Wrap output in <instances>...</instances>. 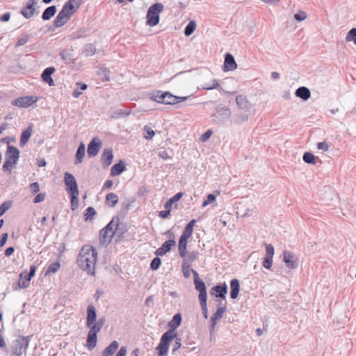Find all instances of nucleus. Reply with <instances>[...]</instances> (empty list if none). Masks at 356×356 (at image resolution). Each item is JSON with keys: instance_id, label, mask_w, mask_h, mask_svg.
Masks as SVG:
<instances>
[{"instance_id": "nucleus-1", "label": "nucleus", "mask_w": 356, "mask_h": 356, "mask_svg": "<svg viewBox=\"0 0 356 356\" xmlns=\"http://www.w3.org/2000/svg\"><path fill=\"white\" fill-rule=\"evenodd\" d=\"M97 258L96 249L91 245H84L77 256L76 263L82 270L94 275Z\"/></svg>"}, {"instance_id": "nucleus-2", "label": "nucleus", "mask_w": 356, "mask_h": 356, "mask_svg": "<svg viewBox=\"0 0 356 356\" xmlns=\"http://www.w3.org/2000/svg\"><path fill=\"white\" fill-rule=\"evenodd\" d=\"M164 6L161 3L152 4L147 10L146 25L154 26L159 23V14L163 10Z\"/></svg>"}, {"instance_id": "nucleus-3", "label": "nucleus", "mask_w": 356, "mask_h": 356, "mask_svg": "<svg viewBox=\"0 0 356 356\" xmlns=\"http://www.w3.org/2000/svg\"><path fill=\"white\" fill-rule=\"evenodd\" d=\"M31 337V335L27 337L23 335L18 336L17 338L13 341L11 345V353L13 355H22L23 353H26Z\"/></svg>"}, {"instance_id": "nucleus-4", "label": "nucleus", "mask_w": 356, "mask_h": 356, "mask_svg": "<svg viewBox=\"0 0 356 356\" xmlns=\"http://www.w3.org/2000/svg\"><path fill=\"white\" fill-rule=\"evenodd\" d=\"M120 221L118 216H114L112 220L99 232V240L102 243H111L114 232L113 226Z\"/></svg>"}, {"instance_id": "nucleus-5", "label": "nucleus", "mask_w": 356, "mask_h": 356, "mask_svg": "<svg viewBox=\"0 0 356 356\" xmlns=\"http://www.w3.org/2000/svg\"><path fill=\"white\" fill-rule=\"evenodd\" d=\"M232 112L228 107H218L211 117L213 122L218 125L225 124L230 118Z\"/></svg>"}, {"instance_id": "nucleus-6", "label": "nucleus", "mask_w": 356, "mask_h": 356, "mask_svg": "<svg viewBox=\"0 0 356 356\" xmlns=\"http://www.w3.org/2000/svg\"><path fill=\"white\" fill-rule=\"evenodd\" d=\"M175 338V335H171L164 332L161 337L160 342L156 348L158 356H166L168 353L170 343Z\"/></svg>"}, {"instance_id": "nucleus-7", "label": "nucleus", "mask_w": 356, "mask_h": 356, "mask_svg": "<svg viewBox=\"0 0 356 356\" xmlns=\"http://www.w3.org/2000/svg\"><path fill=\"white\" fill-rule=\"evenodd\" d=\"M195 289L199 291V300L207 299V287L204 282L200 278L198 273L191 269Z\"/></svg>"}, {"instance_id": "nucleus-8", "label": "nucleus", "mask_w": 356, "mask_h": 356, "mask_svg": "<svg viewBox=\"0 0 356 356\" xmlns=\"http://www.w3.org/2000/svg\"><path fill=\"white\" fill-rule=\"evenodd\" d=\"M89 327L90 330L87 335L86 346L89 350H92L96 346L97 341V333L102 328L95 323Z\"/></svg>"}, {"instance_id": "nucleus-9", "label": "nucleus", "mask_w": 356, "mask_h": 356, "mask_svg": "<svg viewBox=\"0 0 356 356\" xmlns=\"http://www.w3.org/2000/svg\"><path fill=\"white\" fill-rule=\"evenodd\" d=\"M83 0H68L63 6L60 12L70 19L83 3Z\"/></svg>"}, {"instance_id": "nucleus-10", "label": "nucleus", "mask_w": 356, "mask_h": 356, "mask_svg": "<svg viewBox=\"0 0 356 356\" xmlns=\"http://www.w3.org/2000/svg\"><path fill=\"white\" fill-rule=\"evenodd\" d=\"M39 99V97L33 95L20 97L15 99L12 104L19 108H28L36 103Z\"/></svg>"}, {"instance_id": "nucleus-11", "label": "nucleus", "mask_w": 356, "mask_h": 356, "mask_svg": "<svg viewBox=\"0 0 356 356\" xmlns=\"http://www.w3.org/2000/svg\"><path fill=\"white\" fill-rule=\"evenodd\" d=\"M64 182L66 186V191L69 194L79 193L78 185L72 174L66 172L64 175Z\"/></svg>"}, {"instance_id": "nucleus-12", "label": "nucleus", "mask_w": 356, "mask_h": 356, "mask_svg": "<svg viewBox=\"0 0 356 356\" xmlns=\"http://www.w3.org/2000/svg\"><path fill=\"white\" fill-rule=\"evenodd\" d=\"M283 261L288 268L295 269L298 267V260L292 252L284 251L283 253Z\"/></svg>"}, {"instance_id": "nucleus-13", "label": "nucleus", "mask_w": 356, "mask_h": 356, "mask_svg": "<svg viewBox=\"0 0 356 356\" xmlns=\"http://www.w3.org/2000/svg\"><path fill=\"white\" fill-rule=\"evenodd\" d=\"M102 145V143L100 139L98 138H92L88 145L87 152L88 156H95L98 154Z\"/></svg>"}, {"instance_id": "nucleus-14", "label": "nucleus", "mask_w": 356, "mask_h": 356, "mask_svg": "<svg viewBox=\"0 0 356 356\" xmlns=\"http://www.w3.org/2000/svg\"><path fill=\"white\" fill-rule=\"evenodd\" d=\"M37 0H28L26 6L21 9L20 13L26 18L30 19L35 13V6Z\"/></svg>"}, {"instance_id": "nucleus-15", "label": "nucleus", "mask_w": 356, "mask_h": 356, "mask_svg": "<svg viewBox=\"0 0 356 356\" xmlns=\"http://www.w3.org/2000/svg\"><path fill=\"white\" fill-rule=\"evenodd\" d=\"M181 315L180 313L175 314L172 320L168 323V327L169 330H167L165 332L168 334H170L171 335H175V337H177V332L175 330L181 325Z\"/></svg>"}, {"instance_id": "nucleus-16", "label": "nucleus", "mask_w": 356, "mask_h": 356, "mask_svg": "<svg viewBox=\"0 0 356 356\" xmlns=\"http://www.w3.org/2000/svg\"><path fill=\"white\" fill-rule=\"evenodd\" d=\"M210 293L216 298L225 300L227 293V286L225 282L217 284L211 288Z\"/></svg>"}, {"instance_id": "nucleus-17", "label": "nucleus", "mask_w": 356, "mask_h": 356, "mask_svg": "<svg viewBox=\"0 0 356 356\" xmlns=\"http://www.w3.org/2000/svg\"><path fill=\"white\" fill-rule=\"evenodd\" d=\"M163 95H164L163 104H169V105H175L176 104L182 102L191 97V96L178 97V96L173 95L171 92H168V91L164 92Z\"/></svg>"}, {"instance_id": "nucleus-18", "label": "nucleus", "mask_w": 356, "mask_h": 356, "mask_svg": "<svg viewBox=\"0 0 356 356\" xmlns=\"http://www.w3.org/2000/svg\"><path fill=\"white\" fill-rule=\"evenodd\" d=\"M5 156L6 160L16 164L19 158V150L15 146L8 145Z\"/></svg>"}, {"instance_id": "nucleus-19", "label": "nucleus", "mask_w": 356, "mask_h": 356, "mask_svg": "<svg viewBox=\"0 0 356 356\" xmlns=\"http://www.w3.org/2000/svg\"><path fill=\"white\" fill-rule=\"evenodd\" d=\"M191 237V236L184 233H181V235L179 237L178 242V250L181 257H185L187 254V242L188 238Z\"/></svg>"}, {"instance_id": "nucleus-20", "label": "nucleus", "mask_w": 356, "mask_h": 356, "mask_svg": "<svg viewBox=\"0 0 356 356\" xmlns=\"http://www.w3.org/2000/svg\"><path fill=\"white\" fill-rule=\"evenodd\" d=\"M127 229L125 224L120 223V221L115 223V228L114 229V232H112V234L113 237L115 236L116 243L120 242L123 239L124 234H125V232H127Z\"/></svg>"}, {"instance_id": "nucleus-21", "label": "nucleus", "mask_w": 356, "mask_h": 356, "mask_svg": "<svg viewBox=\"0 0 356 356\" xmlns=\"http://www.w3.org/2000/svg\"><path fill=\"white\" fill-rule=\"evenodd\" d=\"M55 71L56 69L54 67H48L45 68L41 74L42 81L47 83L49 86H55L54 81L51 77V75L55 72Z\"/></svg>"}, {"instance_id": "nucleus-22", "label": "nucleus", "mask_w": 356, "mask_h": 356, "mask_svg": "<svg viewBox=\"0 0 356 356\" xmlns=\"http://www.w3.org/2000/svg\"><path fill=\"white\" fill-rule=\"evenodd\" d=\"M237 67V64L234 57L230 53H227L225 56V61L223 64V71H232Z\"/></svg>"}, {"instance_id": "nucleus-23", "label": "nucleus", "mask_w": 356, "mask_h": 356, "mask_svg": "<svg viewBox=\"0 0 356 356\" xmlns=\"http://www.w3.org/2000/svg\"><path fill=\"white\" fill-rule=\"evenodd\" d=\"M176 245L175 240H168L165 241L162 245L155 251L156 256H163L170 252L172 247Z\"/></svg>"}, {"instance_id": "nucleus-24", "label": "nucleus", "mask_w": 356, "mask_h": 356, "mask_svg": "<svg viewBox=\"0 0 356 356\" xmlns=\"http://www.w3.org/2000/svg\"><path fill=\"white\" fill-rule=\"evenodd\" d=\"M96 318L97 313L95 307L92 305H89L87 307V327H90L96 321Z\"/></svg>"}, {"instance_id": "nucleus-25", "label": "nucleus", "mask_w": 356, "mask_h": 356, "mask_svg": "<svg viewBox=\"0 0 356 356\" xmlns=\"http://www.w3.org/2000/svg\"><path fill=\"white\" fill-rule=\"evenodd\" d=\"M230 298L236 299L240 291V282L238 279L234 278L230 281Z\"/></svg>"}, {"instance_id": "nucleus-26", "label": "nucleus", "mask_w": 356, "mask_h": 356, "mask_svg": "<svg viewBox=\"0 0 356 356\" xmlns=\"http://www.w3.org/2000/svg\"><path fill=\"white\" fill-rule=\"evenodd\" d=\"M126 170V164L122 160H120L115 163L111 168V175L118 176L122 174Z\"/></svg>"}, {"instance_id": "nucleus-27", "label": "nucleus", "mask_w": 356, "mask_h": 356, "mask_svg": "<svg viewBox=\"0 0 356 356\" xmlns=\"http://www.w3.org/2000/svg\"><path fill=\"white\" fill-rule=\"evenodd\" d=\"M33 127V124L31 123L29 127L22 132L19 142L21 147L24 146L28 143L32 134Z\"/></svg>"}, {"instance_id": "nucleus-28", "label": "nucleus", "mask_w": 356, "mask_h": 356, "mask_svg": "<svg viewBox=\"0 0 356 356\" xmlns=\"http://www.w3.org/2000/svg\"><path fill=\"white\" fill-rule=\"evenodd\" d=\"M113 159V154L111 149H105L102 155V162L104 167L109 166Z\"/></svg>"}, {"instance_id": "nucleus-29", "label": "nucleus", "mask_w": 356, "mask_h": 356, "mask_svg": "<svg viewBox=\"0 0 356 356\" xmlns=\"http://www.w3.org/2000/svg\"><path fill=\"white\" fill-rule=\"evenodd\" d=\"M295 95L303 101L308 100L311 97V92L309 89L305 86H300L296 89Z\"/></svg>"}, {"instance_id": "nucleus-30", "label": "nucleus", "mask_w": 356, "mask_h": 356, "mask_svg": "<svg viewBox=\"0 0 356 356\" xmlns=\"http://www.w3.org/2000/svg\"><path fill=\"white\" fill-rule=\"evenodd\" d=\"M227 311L226 306H218L216 312L211 317V323L217 324L218 320H220L223 314Z\"/></svg>"}, {"instance_id": "nucleus-31", "label": "nucleus", "mask_w": 356, "mask_h": 356, "mask_svg": "<svg viewBox=\"0 0 356 356\" xmlns=\"http://www.w3.org/2000/svg\"><path fill=\"white\" fill-rule=\"evenodd\" d=\"M119 347V343L117 341H113L102 352V356H112Z\"/></svg>"}, {"instance_id": "nucleus-32", "label": "nucleus", "mask_w": 356, "mask_h": 356, "mask_svg": "<svg viewBox=\"0 0 356 356\" xmlns=\"http://www.w3.org/2000/svg\"><path fill=\"white\" fill-rule=\"evenodd\" d=\"M57 9L56 6H51L47 8L42 15V19L44 21L49 20L56 13Z\"/></svg>"}, {"instance_id": "nucleus-33", "label": "nucleus", "mask_w": 356, "mask_h": 356, "mask_svg": "<svg viewBox=\"0 0 356 356\" xmlns=\"http://www.w3.org/2000/svg\"><path fill=\"white\" fill-rule=\"evenodd\" d=\"M163 91L161 90H154L149 93V97L151 100L156 102L159 104H163L164 102V95Z\"/></svg>"}, {"instance_id": "nucleus-34", "label": "nucleus", "mask_w": 356, "mask_h": 356, "mask_svg": "<svg viewBox=\"0 0 356 356\" xmlns=\"http://www.w3.org/2000/svg\"><path fill=\"white\" fill-rule=\"evenodd\" d=\"M86 153V147L85 145L83 143L79 145L76 152V159L74 163L77 165L82 162L83 157L85 156Z\"/></svg>"}, {"instance_id": "nucleus-35", "label": "nucleus", "mask_w": 356, "mask_h": 356, "mask_svg": "<svg viewBox=\"0 0 356 356\" xmlns=\"http://www.w3.org/2000/svg\"><path fill=\"white\" fill-rule=\"evenodd\" d=\"M68 19L67 16L60 11L54 20V26L56 28L61 27L67 23Z\"/></svg>"}, {"instance_id": "nucleus-36", "label": "nucleus", "mask_w": 356, "mask_h": 356, "mask_svg": "<svg viewBox=\"0 0 356 356\" xmlns=\"http://www.w3.org/2000/svg\"><path fill=\"white\" fill-rule=\"evenodd\" d=\"M118 202V196L114 193H109L106 196V203L109 207H115Z\"/></svg>"}, {"instance_id": "nucleus-37", "label": "nucleus", "mask_w": 356, "mask_h": 356, "mask_svg": "<svg viewBox=\"0 0 356 356\" xmlns=\"http://www.w3.org/2000/svg\"><path fill=\"white\" fill-rule=\"evenodd\" d=\"M236 102L238 106L241 109H248L250 108V102L243 95H238L236 97Z\"/></svg>"}, {"instance_id": "nucleus-38", "label": "nucleus", "mask_w": 356, "mask_h": 356, "mask_svg": "<svg viewBox=\"0 0 356 356\" xmlns=\"http://www.w3.org/2000/svg\"><path fill=\"white\" fill-rule=\"evenodd\" d=\"M317 157L310 152H306L304 153L302 160L305 163L312 165L316 163Z\"/></svg>"}, {"instance_id": "nucleus-39", "label": "nucleus", "mask_w": 356, "mask_h": 356, "mask_svg": "<svg viewBox=\"0 0 356 356\" xmlns=\"http://www.w3.org/2000/svg\"><path fill=\"white\" fill-rule=\"evenodd\" d=\"M131 110L118 109L115 112L112 113L111 117L113 119H119L121 118L127 117L131 114Z\"/></svg>"}, {"instance_id": "nucleus-40", "label": "nucleus", "mask_w": 356, "mask_h": 356, "mask_svg": "<svg viewBox=\"0 0 356 356\" xmlns=\"http://www.w3.org/2000/svg\"><path fill=\"white\" fill-rule=\"evenodd\" d=\"M184 195V193L179 192L176 193L175 195H173L172 197H170L164 204L168 208H172V205L175 204L177 202H178Z\"/></svg>"}, {"instance_id": "nucleus-41", "label": "nucleus", "mask_w": 356, "mask_h": 356, "mask_svg": "<svg viewBox=\"0 0 356 356\" xmlns=\"http://www.w3.org/2000/svg\"><path fill=\"white\" fill-rule=\"evenodd\" d=\"M60 268V263L59 261H55L54 263L50 264L47 268L44 275L47 276L51 273H56L59 268Z\"/></svg>"}, {"instance_id": "nucleus-42", "label": "nucleus", "mask_w": 356, "mask_h": 356, "mask_svg": "<svg viewBox=\"0 0 356 356\" xmlns=\"http://www.w3.org/2000/svg\"><path fill=\"white\" fill-rule=\"evenodd\" d=\"M97 214L95 209L92 207H88L84 211V221L92 220Z\"/></svg>"}, {"instance_id": "nucleus-43", "label": "nucleus", "mask_w": 356, "mask_h": 356, "mask_svg": "<svg viewBox=\"0 0 356 356\" xmlns=\"http://www.w3.org/2000/svg\"><path fill=\"white\" fill-rule=\"evenodd\" d=\"M196 29V22L193 20L190 21L184 29L186 36H190Z\"/></svg>"}, {"instance_id": "nucleus-44", "label": "nucleus", "mask_w": 356, "mask_h": 356, "mask_svg": "<svg viewBox=\"0 0 356 356\" xmlns=\"http://www.w3.org/2000/svg\"><path fill=\"white\" fill-rule=\"evenodd\" d=\"M59 56L65 62V64H70L73 60L71 54L66 49H63L61 51H60Z\"/></svg>"}, {"instance_id": "nucleus-45", "label": "nucleus", "mask_w": 356, "mask_h": 356, "mask_svg": "<svg viewBox=\"0 0 356 356\" xmlns=\"http://www.w3.org/2000/svg\"><path fill=\"white\" fill-rule=\"evenodd\" d=\"M83 53L86 56H91L96 53V48L93 44L88 43L84 47Z\"/></svg>"}, {"instance_id": "nucleus-46", "label": "nucleus", "mask_w": 356, "mask_h": 356, "mask_svg": "<svg viewBox=\"0 0 356 356\" xmlns=\"http://www.w3.org/2000/svg\"><path fill=\"white\" fill-rule=\"evenodd\" d=\"M196 222V220L193 219L191 221L188 222V224L184 227L182 233L186 234L189 236H192L193 232V227Z\"/></svg>"}, {"instance_id": "nucleus-47", "label": "nucleus", "mask_w": 356, "mask_h": 356, "mask_svg": "<svg viewBox=\"0 0 356 356\" xmlns=\"http://www.w3.org/2000/svg\"><path fill=\"white\" fill-rule=\"evenodd\" d=\"M70 195L71 199V209L74 211L78 208L79 206V193H76L75 194L70 193Z\"/></svg>"}, {"instance_id": "nucleus-48", "label": "nucleus", "mask_w": 356, "mask_h": 356, "mask_svg": "<svg viewBox=\"0 0 356 356\" xmlns=\"http://www.w3.org/2000/svg\"><path fill=\"white\" fill-rule=\"evenodd\" d=\"M347 42L353 41L356 45V28H352L347 33L346 37Z\"/></svg>"}, {"instance_id": "nucleus-49", "label": "nucleus", "mask_w": 356, "mask_h": 356, "mask_svg": "<svg viewBox=\"0 0 356 356\" xmlns=\"http://www.w3.org/2000/svg\"><path fill=\"white\" fill-rule=\"evenodd\" d=\"M13 202L10 200L5 201L0 206V217L2 216L12 206Z\"/></svg>"}, {"instance_id": "nucleus-50", "label": "nucleus", "mask_w": 356, "mask_h": 356, "mask_svg": "<svg viewBox=\"0 0 356 356\" xmlns=\"http://www.w3.org/2000/svg\"><path fill=\"white\" fill-rule=\"evenodd\" d=\"M181 268L184 276L186 278L189 277L191 275V269H190V264H188L185 260H183L181 264Z\"/></svg>"}, {"instance_id": "nucleus-51", "label": "nucleus", "mask_w": 356, "mask_h": 356, "mask_svg": "<svg viewBox=\"0 0 356 356\" xmlns=\"http://www.w3.org/2000/svg\"><path fill=\"white\" fill-rule=\"evenodd\" d=\"M161 264V259L159 257V256L154 257L152 261H151V263H150V268L152 270H156L157 269H159V268L160 267Z\"/></svg>"}, {"instance_id": "nucleus-52", "label": "nucleus", "mask_w": 356, "mask_h": 356, "mask_svg": "<svg viewBox=\"0 0 356 356\" xmlns=\"http://www.w3.org/2000/svg\"><path fill=\"white\" fill-rule=\"evenodd\" d=\"M218 81L217 79H213L212 81H211V83H204L203 86H202V88L204 90H213V89H215V88H218Z\"/></svg>"}, {"instance_id": "nucleus-53", "label": "nucleus", "mask_w": 356, "mask_h": 356, "mask_svg": "<svg viewBox=\"0 0 356 356\" xmlns=\"http://www.w3.org/2000/svg\"><path fill=\"white\" fill-rule=\"evenodd\" d=\"M200 300V304L201 309L202 311L203 316L205 318H208V308H207V299H202V300Z\"/></svg>"}, {"instance_id": "nucleus-54", "label": "nucleus", "mask_w": 356, "mask_h": 356, "mask_svg": "<svg viewBox=\"0 0 356 356\" xmlns=\"http://www.w3.org/2000/svg\"><path fill=\"white\" fill-rule=\"evenodd\" d=\"M144 131H145L146 134L144 136V137L147 139V140H149V139H152L154 135H155V132L154 130H152L149 126L147 125H145L144 127Z\"/></svg>"}, {"instance_id": "nucleus-55", "label": "nucleus", "mask_w": 356, "mask_h": 356, "mask_svg": "<svg viewBox=\"0 0 356 356\" xmlns=\"http://www.w3.org/2000/svg\"><path fill=\"white\" fill-rule=\"evenodd\" d=\"M216 195H214L213 193L209 194L207 196L206 200H204V201L203 202L202 207H205L207 205H209V204L213 202L216 200Z\"/></svg>"}, {"instance_id": "nucleus-56", "label": "nucleus", "mask_w": 356, "mask_h": 356, "mask_svg": "<svg viewBox=\"0 0 356 356\" xmlns=\"http://www.w3.org/2000/svg\"><path fill=\"white\" fill-rule=\"evenodd\" d=\"M30 35L26 34L21 38L17 39L16 47H20L24 45L29 41Z\"/></svg>"}, {"instance_id": "nucleus-57", "label": "nucleus", "mask_w": 356, "mask_h": 356, "mask_svg": "<svg viewBox=\"0 0 356 356\" xmlns=\"http://www.w3.org/2000/svg\"><path fill=\"white\" fill-rule=\"evenodd\" d=\"M164 209H165V210L159 211V215H158L159 218H163V219L167 218L170 216L171 210H172V209L168 208L165 204H164Z\"/></svg>"}, {"instance_id": "nucleus-58", "label": "nucleus", "mask_w": 356, "mask_h": 356, "mask_svg": "<svg viewBox=\"0 0 356 356\" xmlns=\"http://www.w3.org/2000/svg\"><path fill=\"white\" fill-rule=\"evenodd\" d=\"M13 165H15V164L13 163L11 161L6 159V161H4V163L3 164L2 170L4 172H8L9 174H10L12 172V166Z\"/></svg>"}, {"instance_id": "nucleus-59", "label": "nucleus", "mask_w": 356, "mask_h": 356, "mask_svg": "<svg viewBox=\"0 0 356 356\" xmlns=\"http://www.w3.org/2000/svg\"><path fill=\"white\" fill-rule=\"evenodd\" d=\"M266 246V256L268 257H273L274 247L272 244H265Z\"/></svg>"}, {"instance_id": "nucleus-60", "label": "nucleus", "mask_w": 356, "mask_h": 356, "mask_svg": "<svg viewBox=\"0 0 356 356\" xmlns=\"http://www.w3.org/2000/svg\"><path fill=\"white\" fill-rule=\"evenodd\" d=\"M175 341L172 346V352L174 354L177 350H179L181 346V339L180 337H178L177 336L175 338Z\"/></svg>"}, {"instance_id": "nucleus-61", "label": "nucleus", "mask_w": 356, "mask_h": 356, "mask_svg": "<svg viewBox=\"0 0 356 356\" xmlns=\"http://www.w3.org/2000/svg\"><path fill=\"white\" fill-rule=\"evenodd\" d=\"M273 258L265 256L263 261V266L266 269H270L272 266L273 264Z\"/></svg>"}, {"instance_id": "nucleus-62", "label": "nucleus", "mask_w": 356, "mask_h": 356, "mask_svg": "<svg viewBox=\"0 0 356 356\" xmlns=\"http://www.w3.org/2000/svg\"><path fill=\"white\" fill-rule=\"evenodd\" d=\"M307 13L304 11H299L294 15V18L298 22H301L307 18Z\"/></svg>"}, {"instance_id": "nucleus-63", "label": "nucleus", "mask_w": 356, "mask_h": 356, "mask_svg": "<svg viewBox=\"0 0 356 356\" xmlns=\"http://www.w3.org/2000/svg\"><path fill=\"white\" fill-rule=\"evenodd\" d=\"M46 194L44 193H38L33 199V203H40L44 200Z\"/></svg>"}, {"instance_id": "nucleus-64", "label": "nucleus", "mask_w": 356, "mask_h": 356, "mask_svg": "<svg viewBox=\"0 0 356 356\" xmlns=\"http://www.w3.org/2000/svg\"><path fill=\"white\" fill-rule=\"evenodd\" d=\"M86 30L84 29H80L77 32L74 33V38L79 39L81 38H85L87 36V34L86 33Z\"/></svg>"}]
</instances>
